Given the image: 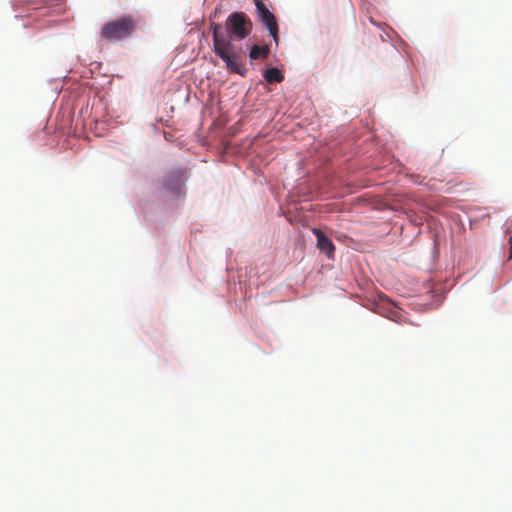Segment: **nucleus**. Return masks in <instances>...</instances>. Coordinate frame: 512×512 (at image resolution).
Segmentation results:
<instances>
[{"instance_id": "nucleus-2", "label": "nucleus", "mask_w": 512, "mask_h": 512, "mask_svg": "<svg viewBox=\"0 0 512 512\" xmlns=\"http://www.w3.org/2000/svg\"><path fill=\"white\" fill-rule=\"evenodd\" d=\"M136 28L137 20L128 15L105 23L100 29V37L111 42L119 41L131 36Z\"/></svg>"}, {"instance_id": "nucleus-4", "label": "nucleus", "mask_w": 512, "mask_h": 512, "mask_svg": "<svg viewBox=\"0 0 512 512\" xmlns=\"http://www.w3.org/2000/svg\"><path fill=\"white\" fill-rule=\"evenodd\" d=\"M312 233L316 237V246L325 253L328 259H333L335 256V245L332 243L330 238L326 237L322 230L313 228Z\"/></svg>"}, {"instance_id": "nucleus-7", "label": "nucleus", "mask_w": 512, "mask_h": 512, "mask_svg": "<svg viewBox=\"0 0 512 512\" xmlns=\"http://www.w3.org/2000/svg\"><path fill=\"white\" fill-rule=\"evenodd\" d=\"M509 243H510V254H509V259L512 258V236L509 238Z\"/></svg>"}, {"instance_id": "nucleus-6", "label": "nucleus", "mask_w": 512, "mask_h": 512, "mask_svg": "<svg viewBox=\"0 0 512 512\" xmlns=\"http://www.w3.org/2000/svg\"><path fill=\"white\" fill-rule=\"evenodd\" d=\"M264 80L269 83H280L283 80V75L278 68H269L264 71Z\"/></svg>"}, {"instance_id": "nucleus-8", "label": "nucleus", "mask_w": 512, "mask_h": 512, "mask_svg": "<svg viewBox=\"0 0 512 512\" xmlns=\"http://www.w3.org/2000/svg\"><path fill=\"white\" fill-rule=\"evenodd\" d=\"M180 177H181L180 175H177V180H178V181L180 180Z\"/></svg>"}, {"instance_id": "nucleus-1", "label": "nucleus", "mask_w": 512, "mask_h": 512, "mask_svg": "<svg viewBox=\"0 0 512 512\" xmlns=\"http://www.w3.org/2000/svg\"><path fill=\"white\" fill-rule=\"evenodd\" d=\"M210 29L213 52L224 61L229 72L245 76L247 68L243 63L244 52L233 41L243 40L250 34L253 29L251 20L244 12H234L227 17L225 25L212 22Z\"/></svg>"}, {"instance_id": "nucleus-3", "label": "nucleus", "mask_w": 512, "mask_h": 512, "mask_svg": "<svg viewBox=\"0 0 512 512\" xmlns=\"http://www.w3.org/2000/svg\"><path fill=\"white\" fill-rule=\"evenodd\" d=\"M258 16L265 27L268 28L270 35L278 42V25L274 14L267 9L261 0L255 1Z\"/></svg>"}, {"instance_id": "nucleus-5", "label": "nucleus", "mask_w": 512, "mask_h": 512, "mask_svg": "<svg viewBox=\"0 0 512 512\" xmlns=\"http://www.w3.org/2000/svg\"><path fill=\"white\" fill-rule=\"evenodd\" d=\"M270 53V48L266 45H254L249 52V58L252 60L265 59Z\"/></svg>"}]
</instances>
